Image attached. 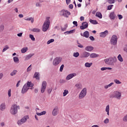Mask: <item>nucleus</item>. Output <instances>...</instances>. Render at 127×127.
<instances>
[{
	"label": "nucleus",
	"mask_w": 127,
	"mask_h": 127,
	"mask_svg": "<svg viewBox=\"0 0 127 127\" xmlns=\"http://www.w3.org/2000/svg\"><path fill=\"white\" fill-rule=\"evenodd\" d=\"M19 17H20V18H22V17H23V14H20L18 15Z\"/></svg>",
	"instance_id": "obj_64"
},
{
	"label": "nucleus",
	"mask_w": 127,
	"mask_h": 127,
	"mask_svg": "<svg viewBox=\"0 0 127 127\" xmlns=\"http://www.w3.org/2000/svg\"><path fill=\"white\" fill-rule=\"evenodd\" d=\"M53 88L52 87L49 88L48 89V93L51 94V92H52Z\"/></svg>",
	"instance_id": "obj_48"
},
{
	"label": "nucleus",
	"mask_w": 127,
	"mask_h": 127,
	"mask_svg": "<svg viewBox=\"0 0 127 127\" xmlns=\"http://www.w3.org/2000/svg\"><path fill=\"white\" fill-rule=\"evenodd\" d=\"M7 49H9V47L8 46V45H5L3 49L2 52H5V51H6Z\"/></svg>",
	"instance_id": "obj_35"
},
{
	"label": "nucleus",
	"mask_w": 127,
	"mask_h": 127,
	"mask_svg": "<svg viewBox=\"0 0 127 127\" xmlns=\"http://www.w3.org/2000/svg\"><path fill=\"white\" fill-rule=\"evenodd\" d=\"M32 56H34V54H30L28 55H26L25 57V61H27V60H29V59H30V58H31Z\"/></svg>",
	"instance_id": "obj_21"
},
{
	"label": "nucleus",
	"mask_w": 127,
	"mask_h": 127,
	"mask_svg": "<svg viewBox=\"0 0 127 127\" xmlns=\"http://www.w3.org/2000/svg\"><path fill=\"white\" fill-rule=\"evenodd\" d=\"M76 75L77 74L75 73H70L67 75V76L65 78V79L66 80V81H69V80H71V79H72V78H74V77H75V76H76Z\"/></svg>",
	"instance_id": "obj_12"
},
{
	"label": "nucleus",
	"mask_w": 127,
	"mask_h": 127,
	"mask_svg": "<svg viewBox=\"0 0 127 127\" xmlns=\"http://www.w3.org/2000/svg\"><path fill=\"white\" fill-rule=\"evenodd\" d=\"M32 68L31 67V64L27 68V72H30Z\"/></svg>",
	"instance_id": "obj_49"
},
{
	"label": "nucleus",
	"mask_w": 127,
	"mask_h": 127,
	"mask_svg": "<svg viewBox=\"0 0 127 127\" xmlns=\"http://www.w3.org/2000/svg\"><path fill=\"white\" fill-rule=\"evenodd\" d=\"M4 28V26H3V25H0V31H2Z\"/></svg>",
	"instance_id": "obj_51"
},
{
	"label": "nucleus",
	"mask_w": 127,
	"mask_h": 127,
	"mask_svg": "<svg viewBox=\"0 0 127 127\" xmlns=\"http://www.w3.org/2000/svg\"><path fill=\"white\" fill-rule=\"evenodd\" d=\"M34 78H36V80H39V72H35L34 74Z\"/></svg>",
	"instance_id": "obj_30"
},
{
	"label": "nucleus",
	"mask_w": 127,
	"mask_h": 127,
	"mask_svg": "<svg viewBox=\"0 0 127 127\" xmlns=\"http://www.w3.org/2000/svg\"><path fill=\"white\" fill-rule=\"evenodd\" d=\"M113 6H114V5L110 4V5H108V9L109 10H110V9H112V7H113Z\"/></svg>",
	"instance_id": "obj_52"
},
{
	"label": "nucleus",
	"mask_w": 127,
	"mask_h": 127,
	"mask_svg": "<svg viewBox=\"0 0 127 127\" xmlns=\"http://www.w3.org/2000/svg\"><path fill=\"white\" fill-rule=\"evenodd\" d=\"M117 58L120 62H124V59L121 54H119L117 57Z\"/></svg>",
	"instance_id": "obj_29"
},
{
	"label": "nucleus",
	"mask_w": 127,
	"mask_h": 127,
	"mask_svg": "<svg viewBox=\"0 0 127 127\" xmlns=\"http://www.w3.org/2000/svg\"><path fill=\"white\" fill-rule=\"evenodd\" d=\"M109 17L110 19H112V20H115V19H116V14H115V12H111L109 15Z\"/></svg>",
	"instance_id": "obj_20"
},
{
	"label": "nucleus",
	"mask_w": 127,
	"mask_h": 127,
	"mask_svg": "<svg viewBox=\"0 0 127 127\" xmlns=\"http://www.w3.org/2000/svg\"><path fill=\"white\" fill-rule=\"evenodd\" d=\"M81 58H88L90 56V53L87 52H83L81 54H80Z\"/></svg>",
	"instance_id": "obj_13"
},
{
	"label": "nucleus",
	"mask_w": 127,
	"mask_h": 127,
	"mask_svg": "<svg viewBox=\"0 0 127 127\" xmlns=\"http://www.w3.org/2000/svg\"><path fill=\"white\" fill-rule=\"evenodd\" d=\"M68 7L70 9H73V4H69L68 6Z\"/></svg>",
	"instance_id": "obj_59"
},
{
	"label": "nucleus",
	"mask_w": 127,
	"mask_h": 127,
	"mask_svg": "<svg viewBox=\"0 0 127 127\" xmlns=\"http://www.w3.org/2000/svg\"><path fill=\"white\" fill-rule=\"evenodd\" d=\"M89 56L91 58H97L99 57V55L96 53H92L90 54Z\"/></svg>",
	"instance_id": "obj_25"
},
{
	"label": "nucleus",
	"mask_w": 127,
	"mask_h": 127,
	"mask_svg": "<svg viewBox=\"0 0 127 127\" xmlns=\"http://www.w3.org/2000/svg\"><path fill=\"white\" fill-rule=\"evenodd\" d=\"M31 31H32L33 32L39 33L40 32L41 30L40 29L38 28H34L31 30Z\"/></svg>",
	"instance_id": "obj_27"
},
{
	"label": "nucleus",
	"mask_w": 127,
	"mask_h": 127,
	"mask_svg": "<svg viewBox=\"0 0 127 127\" xmlns=\"http://www.w3.org/2000/svg\"><path fill=\"white\" fill-rule=\"evenodd\" d=\"M5 109H6L5 103H1L0 105V111H1V112H3L5 111Z\"/></svg>",
	"instance_id": "obj_16"
},
{
	"label": "nucleus",
	"mask_w": 127,
	"mask_h": 127,
	"mask_svg": "<svg viewBox=\"0 0 127 127\" xmlns=\"http://www.w3.org/2000/svg\"><path fill=\"white\" fill-rule=\"evenodd\" d=\"M109 122L110 120H109V119L107 118L104 120V124H109Z\"/></svg>",
	"instance_id": "obj_50"
},
{
	"label": "nucleus",
	"mask_w": 127,
	"mask_h": 127,
	"mask_svg": "<svg viewBox=\"0 0 127 127\" xmlns=\"http://www.w3.org/2000/svg\"><path fill=\"white\" fill-rule=\"evenodd\" d=\"M118 16L119 19H122L123 15H122L121 14H118Z\"/></svg>",
	"instance_id": "obj_56"
},
{
	"label": "nucleus",
	"mask_w": 127,
	"mask_h": 127,
	"mask_svg": "<svg viewBox=\"0 0 127 127\" xmlns=\"http://www.w3.org/2000/svg\"><path fill=\"white\" fill-rule=\"evenodd\" d=\"M101 71H105L107 70V67H102L101 68Z\"/></svg>",
	"instance_id": "obj_63"
},
{
	"label": "nucleus",
	"mask_w": 127,
	"mask_h": 127,
	"mask_svg": "<svg viewBox=\"0 0 127 127\" xmlns=\"http://www.w3.org/2000/svg\"><path fill=\"white\" fill-rule=\"evenodd\" d=\"M108 34H109V31L108 30H106L104 32L100 33L99 34V35L100 37H102L103 38H104V37H106V36H107Z\"/></svg>",
	"instance_id": "obj_18"
},
{
	"label": "nucleus",
	"mask_w": 127,
	"mask_h": 127,
	"mask_svg": "<svg viewBox=\"0 0 127 127\" xmlns=\"http://www.w3.org/2000/svg\"><path fill=\"white\" fill-rule=\"evenodd\" d=\"M114 84V82H111L108 85H106L104 86V88L107 90V89H109V88H110V87L112 86Z\"/></svg>",
	"instance_id": "obj_28"
},
{
	"label": "nucleus",
	"mask_w": 127,
	"mask_h": 127,
	"mask_svg": "<svg viewBox=\"0 0 127 127\" xmlns=\"http://www.w3.org/2000/svg\"><path fill=\"white\" fill-rule=\"evenodd\" d=\"M52 114L54 116H57V115L59 114V108H58V107L57 106L54 107V108L53 110Z\"/></svg>",
	"instance_id": "obj_11"
},
{
	"label": "nucleus",
	"mask_w": 127,
	"mask_h": 127,
	"mask_svg": "<svg viewBox=\"0 0 127 127\" xmlns=\"http://www.w3.org/2000/svg\"><path fill=\"white\" fill-rule=\"evenodd\" d=\"M85 50H86V51H88L89 52H91V51H93V50H94V47L90 46H88L85 47Z\"/></svg>",
	"instance_id": "obj_22"
},
{
	"label": "nucleus",
	"mask_w": 127,
	"mask_h": 127,
	"mask_svg": "<svg viewBox=\"0 0 127 127\" xmlns=\"http://www.w3.org/2000/svg\"><path fill=\"white\" fill-rule=\"evenodd\" d=\"M16 73H17V70H14L10 73V75L11 76H14V75H16Z\"/></svg>",
	"instance_id": "obj_39"
},
{
	"label": "nucleus",
	"mask_w": 127,
	"mask_h": 127,
	"mask_svg": "<svg viewBox=\"0 0 127 127\" xmlns=\"http://www.w3.org/2000/svg\"><path fill=\"white\" fill-rule=\"evenodd\" d=\"M118 59L116 57H111L108 59L104 60V62L107 65H111V66H114L115 63H117Z\"/></svg>",
	"instance_id": "obj_1"
},
{
	"label": "nucleus",
	"mask_w": 127,
	"mask_h": 127,
	"mask_svg": "<svg viewBox=\"0 0 127 127\" xmlns=\"http://www.w3.org/2000/svg\"><path fill=\"white\" fill-rule=\"evenodd\" d=\"M13 61L14 62H15V63L18 64V63H19V59H18V58H17V57H14Z\"/></svg>",
	"instance_id": "obj_32"
},
{
	"label": "nucleus",
	"mask_w": 127,
	"mask_h": 127,
	"mask_svg": "<svg viewBox=\"0 0 127 127\" xmlns=\"http://www.w3.org/2000/svg\"><path fill=\"white\" fill-rule=\"evenodd\" d=\"M87 95V88L84 87L82 89L79 94V99H84Z\"/></svg>",
	"instance_id": "obj_7"
},
{
	"label": "nucleus",
	"mask_w": 127,
	"mask_h": 127,
	"mask_svg": "<svg viewBox=\"0 0 127 127\" xmlns=\"http://www.w3.org/2000/svg\"><path fill=\"white\" fill-rule=\"evenodd\" d=\"M52 42H54V39H51L49 40L47 43V44H50V43H52Z\"/></svg>",
	"instance_id": "obj_45"
},
{
	"label": "nucleus",
	"mask_w": 127,
	"mask_h": 127,
	"mask_svg": "<svg viewBox=\"0 0 127 127\" xmlns=\"http://www.w3.org/2000/svg\"><path fill=\"white\" fill-rule=\"evenodd\" d=\"M82 25L80 26V28L81 30L83 29H86V28H88V22H84L83 23H82Z\"/></svg>",
	"instance_id": "obj_15"
},
{
	"label": "nucleus",
	"mask_w": 127,
	"mask_h": 127,
	"mask_svg": "<svg viewBox=\"0 0 127 127\" xmlns=\"http://www.w3.org/2000/svg\"><path fill=\"white\" fill-rule=\"evenodd\" d=\"M105 112L107 116H110V105H107L105 107Z\"/></svg>",
	"instance_id": "obj_23"
},
{
	"label": "nucleus",
	"mask_w": 127,
	"mask_h": 127,
	"mask_svg": "<svg viewBox=\"0 0 127 127\" xmlns=\"http://www.w3.org/2000/svg\"><path fill=\"white\" fill-rule=\"evenodd\" d=\"M25 85H26L28 88H30V87L32 88V87L34 86V84H33V83H32L31 82H29V81H27V83L25 84Z\"/></svg>",
	"instance_id": "obj_24"
},
{
	"label": "nucleus",
	"mask_w": 127,
	"mask_h": 127,
	"mask_svg": "<svg viewBox=\"0 0 127 127\" xmlns=\"http://www.w3.org/2000/svg\"><path fill=\"white\" fill-rule=\"evenodd\" d=\"M93 65V63H86L84 64L85 66L87 67V68H90V67H91V66H92Z\"/></svg>",
	"instance_id": "obj_34"
},
{
	"label": "nucleus",
	"mask_w": 127,
	"mask_h": 127,
	"mask_svg": "<svg viewBox=\"0 0 127 127\" xmlns=\"http://www.w3.org/2000/svg\"><path fill=\"white\" fill-rule=\"evenodd\" d=\"M79 55H80V54H79L78 52L73 53V57H75L76 58H77V57H79Z\"/></svg>",
	"instance_id": "obj_42"
},
{
	"label": "nucleus",
	"mask_w": 127,
	"mask_h": 127,
	"mask_svg": "<svg viewBox=\"0 0 127 127\" xmlns=\"http://www.w3.org/2000/svg\"><path fill=\"white\" fill-rule=\"evenodd\" d=\"M28 119H29V117H28V116H25L23 117L21 119L17 121V124L18 126H21L22 125H23V124H25V123H26Z\"/></svg>",
	"instance_id": "obj_5"
},
{
	"label": "nucleus",
	"mask_w": 127,
	"mask_h": 127,
	"mask_svg": "<svg viewBox=\"0 0 127 127\" xmlns=\"http://www.w3.org/2000/svg\"><path fill=\"white\" fill-rule=\"evenodd\" d=\"M63 69H64V64H62L60 68V72H63Z\"/></svg>",
	"instance_id": "obj_47"
},
{
	"label": "nucleus",
	"mask_w": 127,
	"mask_h": 127,
	"mask_svg": "<svg viewBox=\"0 0 127 127\" xmlns=\"http://www.w3.org/2000/svg\"><path fill=\"white\" fill-rule=\"evenodd\" d=\"M89 39H90V40H91L92 41H95V38H94V37L93 36H90L89 37Z\"/></svg>",
	"instance_id": "obj_55"
},
{
	"label": "nucleus",
	"mask_w": 127,
	"mask_h": 127,
	"mask_svg": "<svg viewBox=\"0 0 127 127\" xmlns=\"http://www.w3.org/2000/svg\"><path fill=\"white\" fill-rule=\"evenodd\" d=\"M110 42L112 45H117L118 43V36L116 35H113L111 37Z\"/></svg>",
	"instance_id": "obj_8"
},
{
	"label": "nucleus",
	"mask_w": 127,
	"mask_h": 127,
	"mask_svg": "<svg viewBox=\"0 0 127 127\" xmlns=\"http://www.w3.org/2000/svg\"><path fill=\"white\" fill-rule=\"evenodd\" d=\"M8 97H11V89H9L8 90Z\"/></svg>",
	"instance_id": "obj_46"
},
{
	"label": "nucleus",
	"mask_w": 127,
	"mask_h": 127,
	"mask_svg": "<svg viewBox=\"0 0 127 127\" xmlns=\"http://www.w3.org/2000/svg\"><path fill=\"white\" fill-rule=\"evenodd\" d=\"M46 87H47V82H46V81H43L42 83V86L41 87V93H43L45 92Z\"/></svg>",
	"instance_id": "obj_9"
},
{
	"label": "nucleus",
	"mask_w": 127,
	"mask_h": 127,
	"mask_svg": "<svg viewBox=\"0 0 127 127\" xmlns=\"http://www.w3.org/2000/svg\"><path fill=\"white\" fill-rule=\"evenodd\" d=\"M40 110V109H39V108L36 109V112H37V113H36L37 116H43L44 115H46V111H43V112H41V113L37 112Z\"/></svg>",
	"instance_id": "obj_19"
},
{
	"label": "nucleus",
	"mask_w": 127,
	"mask_h": 127,
	"mask_svg": "<svg viewBox=\"0 0 127 127\" xmlns=\"http://www.w3.org/2000/svg\"><path fill=\"white\" fill-rule=\"evenodd\" d=\"M75 31V30H71L70 31H67L65 32H64V34H71V33H73Z\"/></svg>",
	"instance_id": "obj_37"
},
{
	"label": "nucleus",
	"mask_w": 127,
	"mask_h": 127,
	"mask_svg": "<svg viewBox=\"0 0 127 127\" xmlns=\"http://www.w3.org/2000/svg\"><path fill=\"white\" fill-rule=\"evenodd\" d=\"M50 17H47L43 25L42 30L44 32H45V31H47L48 28H49V26L50 25Z\"/></svg>",
	"instance_id": "obj_4"
},
{
	"label": "nucleus",
	"mask_w": 127,
	"mask_h": 127,
	"mask_svg": "<svg viewBox=\"0 0 127 127\" xmlns=\"http://www.w3.org/2000/svg\"><path fill=\"white\" fill-rule=\"evenodd\" d=\"M29 37H30V39H31V40H32V41H35V38H34V36H33L32 34H30Z\"/></svg>",
	"instance_id": "obj_41"
},
{
	"label": "nucleus",
	"mask_w": 127,
	"mask_h": 127,
	"mask_svg": "<svg viewBox=\"0 0 127 127\" xmlns=\"http://www.w3.org/2000/svg\"><path fill=\"white\" fill-rule=\"evenodd\" d=\"M62 62V58L58 57L55 58L53 61V66H58Z\"/></svg>",
	"instance_id": "obj_6"
},
{
	"label": "nucleus",
	"mask_w": 127,
	"mask_h": 127,
	"mask_svg": "<svg viewBox=\"0 0 127 127\" xmlns=\"http://www.w3.org/2000/svg\"><path fill=\"white\" fill-rule=\"evenodd\" d=\"M115 0H109L108 2L109 3H114Z\"/></svg>",
	"instance_id": "obj_54"
},
{
	"label": "nucleus",
	"mask_w": 127,
	"mask_h": 127,
	"mask_svg": "<svg viewBox=\"0 0 127 127\" xmlns=\"http://www.w3.org/2000/svg\"><path fill=\"white\" fill-rule=\"evenodd\" d=\"M67 27H68V26L67 25V24H65L64 25V28L61 27V30L63 31H65V30H66V29H67Z\"/></svg>",
	"instance_id": "obj_43"
},
{
	"label": "nucleus",
	"mask_w": 127,
	"mask_h": 127,
	"mask_svg": "<svg viewBox=\"0 0 127 127\" xmlns=\"http://www.w3.org/2000/svg\"><path fill=\"white\" fill-rule=\"evenodd\" d=\"M65 82V81L64 80H63V79H61L60 80V83H61V84H63V83H64Z\"/></svg>",
	"instance_id": "obj_61"
},
{
	"label": "nucleus",
	"mask_w": 127,
	"mask_h": 127,
	"mask_svg": "<svg viewBox=\"0 0 127 127\" xmlns=\"http://www.w3.org/2000/svg\"><path fill=\"white\" fill-rule=\"evenodd\" d=\"M114 82L116 84H122V82H121L120 80L116 79H114Z\"/></svg>",
	"instance_id": "obj_44"
},
{
	"label": "nucleus",
	"mask_w": 127,
	"mask_h": 127,
	"mask_svg": "<svg viewBox=\"0 0 127 127\" xmlns=\"http://www.w3.org/2000/svg\"><path fill=\"white\" fill-rule=\"evenodd\" d=\"M68 94H69V91H68V90H64V92H63V97H66V96H67V95H68Z\"/></svg>",
	"instance_id": "obj_36"
},
{
	"label": "nucleus",
	"mask_w": 127,
	"mask_h": 127,
	"mask_svg": "<svg viewBox=\"0 0 127 127\" xmlns=\"http://www.w3.org/2000/svg\"><path fill=\"white\" fill-rule=\"evenodd\" d=\"M89 21L90 23H92V24H98V22H97V20L90 19Z\"/></svg>",
	"instance_id": "obj_38"
},
{
	"label": "nucleus",
	"mask_w": 127,
	"mask_h": 127,
	"mask_svg": "<svg viewBox=\"0 0 127 127\" xmlns=\"http://www.w3.org/2000/svg\"><path fill=\"white\" fill-rule=\"evenodd\" d=\"M31 19H32V17H29V18H27L25 19V20L30 21V20H31Z\"/></svg>",
	"instance_id": "obj_60"
},
{
	"label": "nucleus",
	"mask_w": 127,
	"mask_h": 127,
	"mask_svg": "<svg viewBox=\"0 0 127 127\" xmlns=\"http://www.w3.org/2000/svg\"><path fill=\"white\" fill-rule=\"evenodd\" d=\"M17 36H18L19 37H21V36H22V33L17 34Z\"/></svg>",
	"instance_id": "obj_62"
},
{
	"label": "nucleus",
	"mask_w": 127,
	"mask_h": 127,
	"mask_svg": "<svg viewBox=\"0 0 127 127\" xmlns=\"http://www.w3.org/2000/svg\"><path fill=\"white\" fill-rule=\"evenodd\" d=\"M28 90H29V88H28V87L26 85L24 84V85L23 86L22 89V91H21L22 94H25V93H26V92H27Z\"/></svg>",
	"instance_id": "obj_17"
},
{
	"label": "nucleus",
	"mask_w": 127,
	"mask_h": 127,
	"mask_svg": "<svg viewBox=\"0 0 127 127\" xmlns=\"http://www.w3.org/2000/svg\"><path fill=\"white\" fill-rule=\"evenodd\" d=\"M89 35H90V34L88 31H86L83 33V36L86 38H88V37H89Z\"/></svg>",
	"instance_id": "obj_31"
},
{
	"label": "nucleus",
	"mask_w": 127,
	"mask_h": 127,
	"mask_svg": "<svg viewBox=\"0 0 127 127\" xmlns=\"http://www.w3.org/2000/svg\"><path fill=\"white\" fill-rule=\"evenodd\" d=\"M61 14L64 16V17H69V15L71 14V13L68 10H62L61 11Z\"/></svg>",
	"instance_id": "obj_10"
},
{
	"label": "nucleus",
	"mask_w": 127,
	"mask_h": 127,
	"mask_svg": "<svg viewBox=\"0 0 127 127\" xmlns=\"http://www.w3.org/2000/svg\"><path fill=\"white\" fill-rule=\"evenodd\" d=\"M110 98L112 99H117V100H121L122 98V92L119 91H114L110 95Z\"/></svg>",
	"instance_id": "obj_3"
},
{
	"label": "nucleus",
	"mask_w": 127,
	"mask_h": 127,
	"mask_svg": "<svg viewBox=\"0 0 127 127\" xmlns=\"http://www.w3.org/2000/svg\"><path fill=\"white\" fill-rule=\"evenodd\" d=\"M28 50V47H24L21 49V53H25L27 52Z\"/></svg>",
	"instance_id": "obj_26"
},
{
	"label": "nucleus",
	"mask_w": 127,
	"mask_h": 127,
	"mask_svg": "<svg viewBox=\"0 0 127 127\" xmlns=\"http://www.w3.org/2000/svg\"><path fill=\"white\" fill-rule=\"evenodd\" d=\"M73 24H74V25H75V26H78V23L77 22V21H74L73 22Z\"/></svg>",
	"instance_id": "obj_58"
},
{
	"label": "nucleus",
	"mask_w": 127,
	"mask_h": 127,
	"mask_svg": "<svg viewBox=\"0 0 127 127\" xmlns=\"http://www.w3.org/2000/svg\"><path fill=\"white\" fill-rule=\"evenodd\" d=\"M19 105H17L16 104H13L10 109V113L12 116H15L18 113V110H20Z\"/></svg>",
	"instance_id": "obj_2"
},
{
	"label": "nucleus",
	"mask_w": 127,
	"mask_h": 127,
	"mask_svg": "<svg viewBox=\"0 0 127 127\" xmlns=\"http://www.w3.org/2000/svg\"><path fill=\"white\" fill-rule=\"evenodd\" d=\"M96 16L97 17H99V18H102L103 15H102V13L100 12H96Z\"/></svg>",
	"instance_id": "obj_33"
},
{
	"label": "nucleus",
	"mask_w": 127,
	"mask_h": 127,
	"mask_svg": "<svg viewBox=\"0 0 127 127\" xmlns=\"http://www.w3.org/2000/svg\"><path fill=\"white\" fill-rule=\"evenodd\" d=\"M74 87L77 90H82V88H83V85H82V83H81V82H78L75 84Z\"/></svg>",
	"instance_id": "obj_14"
},
{
	"label": "nucleus",
	"mask_w": 127,
	"mask_h": 127,
	"mask_svg": "<svg viewBox=\"0 0 127 127\" xmlns=\"http://www.w3.org/2000/svg\"><path fill=\"white\" fill-rule=\"evenodd\" d=\"M0 125L1 127H4V126H5L4 122H1Z\"/></svg>",
	"instance_id": "obj_57"
},
{
	"label": "nucleus",
	"mask_w": 127,
	"mask_h": 127,
	"mask_svg": "<svg viewBox=\"0 0 127 127\" xmlns=\"http://www.w3.org/2000/svg\"><path fill=\"white\" fill-rule=\"evenodd\" d=\"M78 45L77 46L79 48H83L84 47V46H83L82 45H81L80 43H77Z\"/></svg>",
	"instance_id": "obj_53"
},
{
	"label": "nucleus",
	"mask_w": 127,
	"mask_h": 127,
	"mask_svg": "<svg viewBox=\"0 0 127 127\" xmlns=\"http://www.w3.org/2000/svg\"><path fill=\"white\" fill-rule=\"evenodd\" d=\"M36 7H41L42 6V4H41L39 2H36Z\"/></svg>",
	"instance_id": "obj_40"
}]
</instances>
